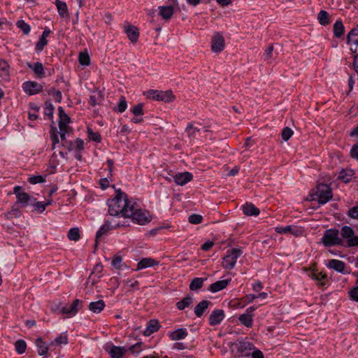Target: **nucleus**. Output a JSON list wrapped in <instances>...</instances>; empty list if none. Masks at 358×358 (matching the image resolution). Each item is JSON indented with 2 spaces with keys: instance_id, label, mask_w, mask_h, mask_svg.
<instances>
[{
  "instance_id": "f257e3e1",
  "label": "nucleus",
  "mask_w": 358,
  "mask_h": 358,
  "mask_svg": "<svg viewBox=\"0 0 358 358\" xmlns=\"http://www.w3.org/2000/svg\"><path fill=\"white\" fill-rule=\"evenodd\" d=\"M133 201V199H129L128 195L120 189H117L115 197L107 201L108 214L111 216L124 218L129 213V208Z\"/></svg>"
},
{
  "instance_id": "f03ea898",
  "label": "nucleus",
  "mask_w": 358,
  "mask_h": 358,
  "mask_svg": "<svg viewBox=\"0 0 358 358\" xmlns=\"http://www.w3.org/2000/svg\"><path fill=\"white\" fill-rule=\"evenodd\" d=\"M128 211L129 213H127L124 218H131L134 223L140 225H145L150 223L152 220L150 212L145 209L141 208L134 200L129 208Z\"/></svg>"
},
{
  "instance_id": "7ed1b4c3",
  "label": "nucleus",
  "mask_w": 358,
  "mask_h": 358,
  "mask_svg": "<svg viewBox=\"0 0 358 358\" xmlns=\"http://www.w3.org/2000/svg\"><path fill=\"white\" fill-rule=\"evenodd\" d=\"M312 191L315 192L310 194V199L312 201H317L318 203L321 205L327 203L333 197L332 189L330 185L328 184L322 182L318 183L315 189H313Z\"/></svg>"
},
{
  "instance_id": "20e7f679",
  "label": "nucleus",
  "mask_w": 358,
  "mask_h": 358,
  "mask_svg": "<svg viewBox=\"0 0 358 358\" xmlns=\"http://www.w3.org/2000/svg\"><path fill=\"white\" fill-rule=\"evenodd\" d=\"M322 243L326 248L334 245H344V241L339 236V230L333 228L324 231L322 238Z\"/></svg>"
},
{
  "instance_id": "39448f33",
  "label": "nucleus",
  "mask_w": 358,
  "mask_h": 358,
  "mask_svg": "<svg viewBox=\"0 0 358 358\" xmlns=\"http://www.w3.org/2000/svg\"><path fill=\"white\" fill-rule=\"evenodd\" d=\"M243 254L241 248H234L227 251V255L223 257L222 266L225 269L231 270L234 268L236 261Z\"/></svg>"
},
{
  "instance_id": "423d86ee",
  "label": "nucleus",
  "mask_w": 358,
  "mask_h": 358,
  "mask_svg": "<svg viewBox=\"0 0 358 358\" xmlns=\"http://www.w3.org/2000/svg\"><path fill=\"white\" fill-rule=\"evenodd\" d=\"M144 95L148 99L165 103L171 102L176 99V96L173 94V92L171 90L166 91L149 90L144 92Z\"/></svg>"
},
{
  "instance_id": "0eeeda50",
  "label": "nucleus",
  "mask_w": 358,
  "mask_h": 358,
  "mask_svg": "<svg viewBox=\"0 0 358 358\" xmlns=\"http://www.w3.org/2000/svg\"><path fill=\"white\" fill-rule=\"evenodd\" d=\"M339 234H341V238L344 241L343 246L348 248L358 246V235L355 236V231L351 227L343 226Z\"/></svg>"
},
{
  "instance_id": "6e6552de",
  "label": "nucleus",
  "mask_w": 358,
  "mask_h": 358,
  "mask_svg": "<svg viewBox=\"0 0 358 358\" xmlns=\"http://www.w3.org/2000/svg\"><path fill=\"white\" fill-rule=\"evenodd\" d=\"M13 193L15 194L17 198V201L15 203V206L21 204V207H26L29 204V201L31 202L34 198L27 192H24L22 187L18 185L14 187Z\"/></svg>"
},
{
  "instance_id": "1a4fd4ad",
  "label": "nucleus",
  "mask_w": 358,
  "mask_h": 358,
  "mask_svg": "<svg viewBox=\"0 0 358 358\" xmlns=\"http://www.w3.org/2000/svg\"><path fill=\"white\" fill-rule=\"evenodd\" d=\"M129 226V224H126L125 222L124 223H116L114 225H111V223L110 221L106 220L105 221L104 224L99 228V229L96 231V238H95V245H96L98 243V240L103 236L104 234H106L109 230L117 229L120 227H127Z\"/></svg>"
},
{
  "instance_id": "9d476101",
  "label": "nucleus",
  "mask_w": 358,
  "mask_h": 358,
  "mask_svg": "<svg viewBox=\"0 0 358 358\" xmlns=\"http://www.w3.org/2000/svg\"><path fill=\"white\" fill-rule=\"evenodd\" d=\"M24 92L30 95H35L41 92L43 90V85L36 81H26L22 84Z\"/></svg>"
},
{
  "instance_id": "9b49d317",
  "label": "nucleus",
  "mask_w": 358,
  "mask_h": 358,
  "mask_svg": "<svg viewBox=\"0 0 358 358\" xmlns=\"http://www.w3.org/2000/svg\"><path fill=\"white\" fill-rule=\"evenodd\" d=\"M224 38L220 33H216L212 38L211 50L213 52L219 53L224 48Z\"/></svg>"
},
{
  "instance_id": "f8f14e48",
  "label": "nucleus",
  "mask_w": 358,
  "mask_h": 358,
  "mask_svg": "<svg viewBox=\"0 0 358 358\" xmlns=\"http://www.w3.org/2000/svg\"><path fill=\"white\" fill-rule=\"evenodd\" d=\"M82 303L80 299H75L71 305L62 306L60 310V314L68 315L70 317L74 316L79 310L78 306Z\"/></svg>"
},
{
  "instance_id": "ddd939ff",
  "label": "nucleus",
  "mask_w": 358,
  "mask_h": 358,
  "mask_svg": "<svg viewBox=\"0 0 358 358\" xmlns=\"http://www.w3.org/2000/svg\"><path fill=\"white\" fill-rule=\"evenodd\" d=\"M124 28V32L127 34L129 40L133 43H136L139 38L138 29L136 27L130 24L127 22H125Z\"/></svg>"
},
{
  "instance_id": "4468645a",
  "label": "nucleus",
  "mask_w": 358,
  "mask_h": 358,
  "mask_svg": "<svg viewBox=\"0 0 358 358\" xmlns=\"http://www.w3.org/2000/svg\"><path fill=\"white\" fill-rule=\"evenodd\" d=\"M255 349L253 343L249 341H239L237 344V352L243 357L250 356L251 350Z\"/></svg>"
},
{
  "instance_id": "2eb2a0df",
  "label": "nucleus",
  "mask_w": 358,
  "mask_h": 358,
  "mask_svg": "<svg viewBox=\"0 0 358 358\" xmlns=\"http://www.w3.org/2000/svg\"><path fill=\"white\" fill-rule=\"evenodd\" d=\"M224 312L222 309H215L212 311L209 316L208 321L210 326L220 324L224 318Z\"/></svg>"
},
{
  "instance_id": "dca6fc26",
  "label": "nucleus",
  "mask_w": 358,
  "mask_h": 358,
  "mask_svg": "<svg viewBox=\"0 0 358 358\" xmlns=\"http://www.w3.org/2000/svg\"><path fill=\"white\" fill-rule=\"evenodd\" d=\"M175 182L178 185H185L193 179V175L187 171L178 173L173 176Z\"/></svg>"
},
{
  "instance_id": "f3484780",
  "label": "nucleus",
  "mask_w": 358,
  "mask_h": 358,
  "mask_svg": "<svg viewBox=\"0 0 358 358\" xmlns=\"http://www.w3.org/2000/svg\"><path fill=\"white\" fill-rule=\"evenodd\" d=\"M27 66L34 71L36 78H43L45 76V69L41 62H37L31 64L28 62H27Z\"/></svg>"
},
{
  "instance_id": "a211bd4d",
  "label": "nucleus",
  "mask_w": 358,
  "mask_h": 358,
  "mask_svg": "<svg viewBox=\"0 0 358 358\" xmlns=\"http://www.w3.org/2000/svg\"><path fill=\"white\" fill-rule=\"evenodd\" d=\"M275 231L278 234H291L296 236L300 235L302 233L301 228L292 225L286 227H275Z\"/></svg>"
},
{
  "instance_id": "6ab92c4d",
  "label": "nucleus",
  "mask_w": 358,
  "mask_h": 358,
  "mask_svg": "<svg viewBox=\"0 0 358 358\" xmlns=\"http://www.w3.org/2000/svg\"><path fill=\"white\" fill-rule=\"evenodd\" d=\"M329 268L334 269V271L345 274L347 272L345 271V264L343 261L338 259H330L326 264Z\"/></svg>"
},
{
  "instance_id": "aec40b11",
  "label": "nucleus",
  "mask_w": 358,
  "mask_h": 358,
  "mask_svg": "<svg viewBox=\"0 0 358 358\" xmlns=\"http://www.w3.org/2000/svg\"><path fill=\"white\" fill-rule=\"evenodd\" d=\"M35 344L37 347L38 355L42 356V358H48L49 348L46 343L43 341V338L40 336L38 337L35 341Z\"/></svg>"
},
{
  "instance_id": "412c9836",
  "label": "nucleus",
  "mask_w": 358,
  "mask_h": 358,
  "mask_svg": "<svg viewBox=\"0 0 358 358\" xmlns=\"http://www.w3.org/2000/svg\"><path fill=\"white\" fill-rule=\"evenodd\" d=\"M159 264V262L151 257H145L141 259L138 264L136 271H140L143 268L153 267Z\"/></svg>"
},
{
  "instance_id": "4be33fe9",
  "label": "nucleus",
  "mask_w": 358,
  "mask_h": 358,
  "mask_svg": "<svg viewBox=\"0 0 358 358\" xmlns=\"http://www.w3.org/2000/svg\"><path fill=\"white\" fill-rule=\"evenodd\" d=\"M231 281V279H224L216 281L210 285L208 289L213 293L220 292L225 289Z\"/></svg>"
},
{
  "instance_id": "5701e85b",
  "label": "nucleus",
  "mask_w": 358,
  "mask_h": 358,
  "mask_svg": "<svg viewBox=\"0 0 358 358\" xmlns=\"http://www.w3.org/2000/svg\"><path fill=\"white\" fill-rule=\"evenodd\" d=\"M243 213L247 216H257L260 210L252 203H245L242 206Z\"/></svg>"
},
{
  "instance_id": "b1692460",
  "label": "nucleus",
  "mask_w": 358,
  "mask_h": 358,
  "mask_svg": "<svg viewBox=\"0 0 358 358\" xmlns=\"http://www.w3.org/2000/svg\"><path fill=\"white\" fill-rule=\"evenodd\" d=\"M0 77L5 80L10 78V65L8 62L0 58Z\"/></svg>"
},
{
  "instance_id": "393cba45",
  "label": "nucleus",
  "mask_w": 358,
  "mask_h": 358,
  "mask_svg": "<svg viewBox=\"0 0 358 358\" xmlns=\"http://www.w3.org/2000/svg\"><path fill=\"white\" fill-rule=\"evenodd\" d=\"M106 350L108 352L111 358H122L127 351L124 347L114 345H111L110 350L106 349Z\"/></svg>"
},
{
  "instance_id": "a878e982",
  "label": "nucleus",
  "mask_w": 358,
  "mask_h": 358,
  "mask_svg": "<svg viewBox=\"0 0 358 358\" xmlns=\"http://www.w3.org/2000/svg\"><path fill=\"white\" fill-rule=\"evenodd\" d=\"M158 9L159 15L165 20L171 19L174 13V9L171 6H160L158 7Z\"/></svg>"
},
{
  "instance_id": "bb28decb",
  "label": "nucleus",
  "mask_w": 358,
  "mask_h": 358,
  "mask_svg": "<svg viewBox=\"0 0 358 358\" xmlns=\"http://www.w3.org/2000/svg\"><path fill=\"white\" fill-rule=\"evenodd\" d=\"M355 174V171L352 169H342L338 173V179L344 183H348L352 180V178Z\"/></svg>"
},
{
  "instance_id": "cd10ccee",
  "label": "nucleus",
  "mask_w": 358,
  "mask_h": 358,
  "mask_svg": "<svg viewBox=\"0 0 358 358\" xmlns=\"http://www.w3.org/2000/svg\"><path fill=\"white\" fill-rule=\"evenodd\" d=\"M74 148L73 150L75 151V158L78 160L81 161L83 159L82 156V151L84 150V141L83 139L80 138H77L74 141Z\"/></svg>"
},
{
  "instance_id": "c85d7f7f",
  "label": "nucleus",
  "mask_w": 358,
  "mask_h": 358,
  "mask_svg": "<svg viewBox=\"0 0 358 358\" xmlns=\"http://www.w3.org/2000/svg\"><path fill=\"white\" fill-rule=\"evenodd\" d=\"M212 304L208 300H203L199 302L194 308V314L197 317H201L209 305Z\"/></svg>"
},
{
  "instance_id": "c756f323",
  "label": "nucleus",
  "mask_w": 358,
  "mask_h": 358,
  "mask_svg": "<svg viewBox=\"0 0 358 358\" xmlns=\"http://www.w3.org/2000/svg\"><path fill=\"white\" fill-rule=\"evenodd\" d=\"M160 327L159 323L157 320H150L145 329L143 334L145 336H148L152 334L157 332Z\"/></svg>"
},
{
  "instance_id": "7c9ffc66",
  "label": "nucleus",
  "mask_w": 358,
  "mask_h": 358,
  "mask_svg": "<svg viewBox=\"0 0 358 358\" xmlns=\"http://www.w3.org/2000/svg\"><path fill=\"white\" fill-rule=\"evenodd\" d=\"M105 306L106 305L103 300L100 299L96 301L90 302L88 308L92 313L99 314L104 309Z\"/></svg>"
},
{
  "instance_id": "2f4dec72",
  "label": "nucleus",
  "mask_w": 358,
  "mask_h": 358,
  "mask_svg": "<svg viewBox=\"0 0 358 358\" xmlns=\"http://www.w3.org/2000/svg\"><path fill=\"white\" fill-rule=\"evenodd\" d=\"M169 336L172 341L181 340L187 336V331L186 329L179 328L170 332Z\"/></svg>"
},
{
  "instance_id": "473e14b6",
  "label": "nucleus",
  "mask_w": 358,
  "mask_h": 358,
  "mask_svg": "<svg viewBox=\"0 0 358 358\" xmlns=\"http://www.w3.org/2000/svg\"><path fill=\"white\" fill-rule=\"evenodd\" d=\"M55 5L57 6L58 13L62 17L67 18L69 17V13L66 2L60 0H56Z\"/></svg>"
},
{
  "instance_id": "72a5a7b5",
  "label": "nucleus",
  "mask_w": 358,
  "mask_h": 358,
  "mask_svg": "<svg viewBox=\"0 0 358 358\" xmlns=\"http://www.w3.org/2000/svg\"><path fill=\"white\" fill-rule=\"evenodd\" d=\"M334 36L336 38H341L345 33V27L341 20H336L333 26Z\"/></svg>"
},
{
  "instance_id": "f704fd0d",
  "label": "nucleus",
  "mask_w": 358,
  "mask_h": 358,
  "mask_svg": "<svg viewBox=\"0 0 358 358\" xmlns=\"http://www.w3.org/2000/svg\"><path fill=\"white\" fill-rule=\"evenodd\" d=\"M353 43L356 46L358 45V24L352 29L347 36V43Z\"/></svg>"
},
{
  "instance_id": "c9c22d12",
  "label": "nucleus",
  "mask_w": 358,
  "mask_h": 358,
  "mask_svg": "<svg viewBox=\"0 0 358 358\" xmlns=\"http://www.w3.org/2000/svg\"><path fill=\"white\" fill-rule=\"evenodd\" d=\"M58 112H59L58 124H60L62 126V124H68L71 122V118H70L69 115L65 113L63 107L59 106Z\"/></svg>"
},
{
  "instance_id": "e433bc0d",
  "label": "nucleus",
  "mask_w": 358,
  "mask_h": 358,
  "mask_svg": "<svg viewBox=\"0 0 358 358\" xmlns=\"http://www.w3.org/2000/svg\"><path fill=\"white\" fill-rule=\"evenodd\" d=\"M192 297L189 294H187L182 300L178 301L176 306L178 310H184L185 308L189 307L192 304Z\"/></svg>"
},
{
  "instance_id": "4c0bfd02",
  "label": "nucleus",
  "mask_w": 358,
  "mask_h": 358,
  "mask_svg": "<svg viewBox=\"0 0 358 358\" xmlns=\"http://www.w3.org/2000/svg\"><path fill=\"white\" fill-rule=\"evenodd\" d=\"M205 280L206 279L203 278H193L189 284V289L191 291H196V290L201 289L203 285V282H204Z\"/></svg>"
},
{
  "instance_id": "58836bf2",
  "label": "nucleus",
  "mask_w": 358,
  "mask_h": 358,
  "mask_svg": "<svg viewBox=\"0 0 358 358\" xmlns=\"http://www.w3.org/2000/svg\"><path fill=\"white\" fill-rule=\"evenodd\" d=\"M44 105V115L47 116L50 120H52L55 106L50 99L46 100Z\"/></svg>"
},
{
  "instance_id": "ea45409f",
  "label": "nucleus",
  "mask_w": 358,
  "mask_h": 358,
  "mask_svg": "<svg viewBox=\"0 0 358 358\" xmlns=\"http://www.w3.org/2000/svg\"><path fill=\"white\" fill-rule=\"evenodd\" d=\"M252 316L253 314L244 313L238 317V320L246 327H251L253 322Z\"/></svg>"
},
{
  "instance_id": "a19ab883",
  "label": "nucleus",
  "mask_w": 358,
  "mask_h": 358,
  "mask_svg": "<svg viewBox=\"0 0 358 358\" xmlns=\"http://www.w3.org/2000/svg\"><path fill=\"white\" fill-rule=\"evenodd\" d=\"M330 15L326 10H321L317 15V20L320 24L326 26L330 23Z\"/></svg>"
},
{
  "instance_id": "79ce46f5",
  "label": "nucleus",
  "mask_w": 358,
  "mask_h": 358,
  "mask_svg": "<svg viewBox=\"0 0 358 358\" xmlns=\"http://www.w3.org/2000/svg\"><path fill=\"white\" fill-rule=\"evenodd\" d=\"M50 138L52 142V149L55 150L56 144L59 143V131H58L57 127H55L52 125L51 126V129H50Z\"/></svg>"
},
{
  "instance_id": "37998d69",
  "label": "nucleus",
  "mask_w": 358,
  "mask_h": 358,
  "mask_svg": "<svg viewBox=\"0 0 358 358\" xmlns=\"http://www.w3.org/2000/svg\"><path fill=\"white\" fill-rule=\"evenodd\" d=\"M127 108V102L126 101V99L124 96H121L120 99L119 100V102L117 103V106L114 108V111L117 113H123L126 110Z\"/></svg>"
},
{
  "instance_id": "c03bdc74",
  "label": "nucleus",
  "mask_w": 358,
  "mask_h": 358,
  "mask_svg": "<svg viewBox=\"0 0 358 358\" xmlns=\"http://www.w3.org/2000/svg\"><path fill=\"white\" fill-rule=\"evenodd\" d=\"M48 94L52 95L55 97V101L57 103H60L62 100V92L59 90H56L55 87H52L48 90H46Z\"/></svg>"
},
{
  "instance_id": "a18cd8bd",
  "label": "nucleus",
  "mask_w": 358,
  "mask_h": 358,
  "mask_svg": "<svg viewBox=\"0 0 358 358\" xmlns=\"http://www.w3.org/2000/svg\"><path fill=\"white\" fill-rule=\"evenodd\" d=\"M15 348L17 354L22 355L27 349V343L22 339H19L15 343Z\"/></svg>"
},
{
  "instance_id": "49530a36",
  "label": "nucleus",
  "mask_w": 358,
  "mask_h": 358,
  "mask_svg": "<svg viewBox=\"0 0 358 358\" xmlns=\"http://www.w3.org/2000/svg\"><path fill=\"white\" fill-rule=\"evenodd\" d=\"M199 131L200 129L194 127L192 122L188 123L185 128V131L187 133L188 137L189 138H194L196 133L199 132Z\"/></svg>"
},
{
  "instance_id": "de8ad7c7",
  "label": "nucleus",
  "mask_w": 358,
  "mask_h": 358,
  "mask_svg": "<svg viewBox=\"0 0 358 358\" xmlns=\"http://www.w3.org/2000/svg\"><path fill=\"white\" fill-rule=\"evenodd\" d=\"M36 200L37 199L34 197L30 204L34 206V210L43 213L46 208V205L44 204V202L37 201Z\"/></svg>"
},
{
  "instance_id": "09e8293b",
  "label": "nucleus",
  "mask_w": 358,
  "mask_h": 358,
  "mask_svg": "<svg viewBox=\"0 0 358 358\" xmlns=\"http://www.w3.org/2000/svg\"><path fill=\"white\" fill-rule=\"evenodd\" d=\"M87 136L90 141H93L96 143H100L101 141V136L99 132H94L93 130L87 127Z\"/></svg>"
},
{
  "instance_id": "8fccbe9b",
  "label": "nucleus",
  "mask_w": 358,
  "mask_h": 358,
  "mask_svg": "<svg viewBox=\"0 0 358 358\" xmlns=\"http://www.w3.org/2000/svg\"><path fill=\"white\" fill-rule=\"evenodd\" d=\"M111 264L117 269L121 270L124 267H126V265L124 263L122 262V258L120 255H115L113 258Z\"/></svg>"
},
{
  "instance_id": "3c124183",
  "label": "nucleus",
  "mask_w": 358,
  "mask_h": 358,
  "mask_svg": "<svg viewBox=\"0 0 358 358\" xmlns=\"http://www.w3.org/2000/svg\"><path fill=\"white\" fill-rule=\"evenodd\" d=\"M68 238L71 241H78L80 238L79 229L77 227L70 229V230L68 232Z\"/></svg>"
},
{
  "instance_id": "603ef678",
  "label": "nucleus",
  "mask_w": 358,
  "mask_h": 358,
  "mask_svg": "<svg viewBox=\"0 0 358 358\" xmlns=\"http://www.w3.org/2000/svg\"><path fill=\"white\" fill-rule=\"evenodd\" d=\"M16 24L17 27L22 30L24 34L27 35L29 34L31 27L29 24L25 22L23 20H18Z\"/></svg>"
},
{
  "instance_id": "864d4df0",
  "label": "nucleus",
  "mask_w": 358,
  "mask_h": 358,
  "mask_svg": "<svg viewBox=\"0 0 358 358\" xmlns=\"http://www.w3.org/2000/svg\"><path fill=\"white\" fill-rule=\"evenodd\" d=\"M317 285L320 287H324L327 285V275L325 273L320 272L317 273Z\"/></svg>"
},
{
  "instance_id": "5fc2aeb1",
  "label": "nucleus",
  "mask_w": 358,
  "mask_h": 358,
  "mask_svg": "<svg viewBox=\"0 0 358 358\" xmlns=\"http://www.w3.org/2000/svg\"><path fill=\"white\" fill-rule=\"evenodd\" d=\"M78 60L79 63L83 66H88L90 64V57L87 52H80Z\"/></svg>"
},
{
  "instance_id": "6e6d98bb",
  "label": "nucleus",
  "mask_w": 358,
  "mask_h": 358,
  "mask_svg": "<svg viewBox=\"0 0 358 358\" xmlns=\"http://www.w3.org/2000/svg\"><path fill=\"white\" fill-rule=\"evenodd\" d=\"M48 44V40L44 36H40L38 41L36 44L35 50L37 52H41Z\"/></svg>"
},
{
  "instance_id": "4d7b16f0",
  "label": "nucleus",
  "mask_w": 358,
  "mask_h": 358,
  "mask_svg": "<svg viewBox=\"0 0 358 358\" xmlns=\"http://www.w3.org/2000/svg\"><path fill=\"white\" fill-rule=\"evenodd\" d=\"M293 135V131L288 127L282 129L281 132V137L284 141H287Z\"/></svg>"
},
{
  "instance_id": "13d9d810",
  "label": "nucleus",
  "mask_w": 358,
  "mask_h": 358,
  "mask_svg": "<svg viewBox=\"0 0 358 358\" xmlns=\"http://www.w3.org/2000/svg\"><path fill=\"white\" fill-rule=\"evenodd\" d=\"M27 180L29 183L35 185L44 182L45 181V178L41 175L32 176L29 177Z\"/></svg>"
},
{
  "instance_id": "bf43d9fd",
  "label": "nucleus",
  "mask_w": 358,
  "mask_h": 358,
  "mask_svg": "<svg viewBox=\"0 0 358 358\" xmlns=\"http://www.w3.org/2000/svg\"><path fill=\"white\" fill-rule=\"evenodd\" d=\"M189 222L194 224H198L202 222L203 217L201 215L193 213L189 216Z\"/></svg>"
},
{
  "instance_id": "052dcab7",
  "label": "nucleus",
  "mask_w": 358,
  "mask_h": 358,
  "mask_svg": "<svg viewBox=\"0 0 358 358\" xmlns=\"http://www.w3.org/2000/svg\"><path fill=\"white\" fill-rule=\"evenodd\" d=\"M143 104L142 103H139L137 105H135L131 110V113L136 115H143L144 114L143 113Z\"/></svg>"
},
{
  "instance_id": "680f3d73",
  "label": "nucleus",
  "mask_w": 358,
  "mask_h": 358,
  "mask_svg": "<svg viewBox=\"0 0 358 358\" xmlns=\"http://www.w3.org/2000/svg\"><path fill=\"white\" fill-rule=\"evenodd\" d=\"M68 343V338L66 334H61L58 336L54 341L50 343V345L55 344H67Z\"/></svg>"
},
{
  "instance_id": "e2e57ef3",
  "label": "nucleus",
  "mask_w": 358,
  "mask_h": 358,
  "mask_svg": "<svg viewBox=\"0 0 358 358\" xmlns=\"http://www.w3.org/2000/svg\"><path fill=\"white\" fill-rule=\"evenodd\" d=\"M350 218L358 220V203L350 208L347 214Z\"/></svg>"
},
{
  "instance_id": "0e129e2a",
  "label": "nucleus",
  "mask_w": 358,
  "mask_h": 358,
  "mask_svg": "<svg viewBox=\"0 0 358 358\" xmlns=\"http://www.w3.org/2000/svg\"><path fill=\"white\" fill-rule=\"evenodd\" d=\"M62 145L67 149L69 152H71L73 150L75 144L74 141H68L66 138V136H64V139L62 140Z\"/></svg>"
},
{
  "instance_id": "69168bd1",
  "label": "nucleus",
  "mask_w": 358,
  "mask_h": 358,
  "mask_svg": "<svg viewBox=\"0 0 358 358\" xmlns=\"http://www.w3.org/2000/svg\"><path fill=\"white\" fill-rule=\"evenodd\" d=\"M142 343L141 342H138L135 344H134L133 345L130 346L128 349V350H129L131 352V354H138L141 350H142V348H141V345H142Z\"/></svg>"
},
{
  "instance_id": "338daca9",
  "label": "nucleus",
  "mask_w": 358,
  "mask_h": 358,
  "mask_svg": "<svg viewBox=\"0 0 358 358\" xmlns=\"http://www.w3.org/2000/svg\"><path fill=\"white\" fill-rule=\"evenodd\" d=\"M273 51V45L272 44H270L265 50L264 53V59L265 61L268 60L272 57V53Z\"/></svg>"
},
{
  "instance_id": "774afa93",
  "label": "nucleus",
  "mask_w": 358,
  "mask_h": 358,
  "mask_svg": "<svg viewBox=\"0 0 358 358\" xmlns=\"http://www.w3.org/2000/svg\"><path fill=\"white\" fill-rule=\"evenodd\" d=\"M349 297L351 300L358 302V287H352L348 292Z\"/></svg>"
}]
</instances>
